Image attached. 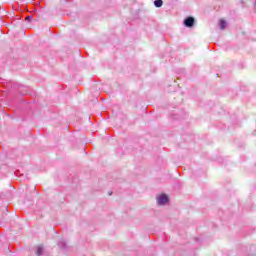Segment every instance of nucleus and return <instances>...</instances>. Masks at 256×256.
<instances>
[{
  "mask_svg": "<svg viewBox=\"0 0 256 256\" xmlns=\"http://www.w3.org/2000/svg\"><path fill=\"white\" fill-rule=\"evenodd\" d=\"M33 19V16H27L26 21H31Z\"/></svg>",
  "mask_w": 256,
  "mask_h": 256,
  "instance_id": "6",
  "label": "nucleus"
},
{
  "mask_svg": "<svg viewBox=\"0 0 256 256\" xmlns=\"http://www.w3.org/2000/svg\"><path fill=\"white\" fill-rule=\"evenodd\" d=\"M219 27H220V29H226L227 21H225L224 19L219 20Z\"/></svg>",
  "mask_w": 256,
  "mask_h": 256,
  "instance_id": "4",
  "label": "nucleus"
},
{
  "mask_svg": "<svg viewBox=\"0 0 256 256\" xmlns=\"http://www.w3.org/2000/svg\"><path fill=\"white\" fill-rule=\"evenodd\" d=\"M155 7H163V0H155L154 1Z\"/></svg>",
  "mask_w": 256,
  "mask_h": 256,
  "instance_id": "5",
  "label": "nucleus"
},
{
  "mask_svg": "<svg viewBox=\"0 0 256 256\" xmlns=\"http://www.w3.org/2000/svg\"><path fill=\"white\" fill-rule=\"evenodd\" d=\"M185 27H193L195 25V18L194 17H188L184 20Z\"/></svg>",
  "mask_w": 256,
  "mask_h": 256,
  "instance_id": "2",
  "label": "nucleus"
},
{
  "mask_svg": "<svg viewBox=\"0 0 256 256\" xmlns=\"http://www.w3.org/2000/svg\"><path fill=\"white\" fill-rule=\"evenodd\" d=\"M156 203L159 207H165L169 203V196L167 194H159L156 197Z\"/></svg>",
  "mask_w": 256,
  "mask_h": 256,
  "instance_id": "1",
  "label": "nucleus"
},
{
  "mask_svg": "<svg viewBox=\"0 0 256 256\" xmlns=\"http://www.w3.org/2000/svg\"><path fill=\"white\" fill-rule=\"evenodd\" d=\"M43 253H44V249H43V246H37L36 248V255L37 256H43Z\"/></svg>",
  "mask_w": 256,
  "mask_h": 256,
  "instance_id": "3",
  "label": "nucleus"
}]
</instances>
